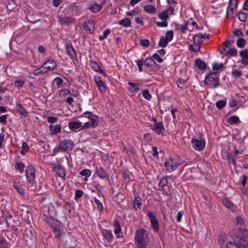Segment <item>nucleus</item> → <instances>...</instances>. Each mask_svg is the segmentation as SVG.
Masks as SVG:
<instances>
[{
  "instance_id": "4",
  "label": "nucleus",
  "mask_w": 248,
  "mask_h": 248,
  "mask_svg": "<svg viewBox=\"0 0 248 248\" xmlns=\"http://www.w3.org/2000/svg\"><path fill=\"white\" fill-rule=\"evenodd\" d=\"M74 142L70 139H64L59 143V149L62 151H71L74 147Z\"/></svg>"
},
{
  "instance_id": "62",
  "label": "nucleus",
  "mask_w": 248,
  "mask_h": 248,
  "mask_svg": "<svg viewBox=\"0 0 248 248\" xmlns=\"http://www.w3.org/2000/svg\"><path fill=\"white\" fill-rule=\"evenodd\" d=\"M140 45L144 47H148L150 45V42L148 39H142L140 40Z\"/></svg>"
},
{
  "instance_id": "61",
  "label": "nucleus",
  "mask_w": 248,
  "mask_h": 248,
  "mask_svg": "<svg viewBox=\"0 0 248 248\" xmlns=\"http://www.w3.org/2000/svg\"><path fill=\"white\" fill-rule=\"evenodd\" d=\"M138 14V10L137 9H135L132 10L130 12H128L126 13V15L127 16H135V15Z\"/></svg>"
},
{
  "instance_id": "56",
  "label": "nucleus",
  "mask_w": 248,
  "mask_h": 248,
  "mask_svg": "<svg viewBox=\"0 0 248 248\" xmlns=\"http://www.w3.org/2000/svg\"><path fill=\"white\" fill-rule=\"evenodd\" d=\"M189 24V21L185 22L184 24L182 25L180 27L181 31L182 33H184L186 30L188 29L187 26Z\"/></svg>"
},
{
  "instance_id": "38",
  "label": "nucleus",
  "mask_w": 248,
  "mask_h": 248,
  "mask_svg": "<svg viewBox=\"0 0 248 248\" xmlns=\"http://www.w3.org/2000/svg\"><path fill=\"white\" fill-rule=\"evenodd\" d=\"M248 17V14L246 13L240 12L238 14L239 20L241 22H245Z\"/></svg>"
},
{
  "instance_id": "3",
  "label": "nucleus",
  "mask_w": 248,
  "mask_h": 248,
  "mask_svg": "<svg viewBox=\"0 0 248 248\" xmlns=\"http://www.w3.org/2000/svg\"><path fill=\"white\" fill-rule=\"evenodd\" d=\"M180 165V163L177 159L172 158H169L164 163L166 170L169 172L175 170Z\"/></svg>"
},
{
  "instance_id": "23",
  "label": "nucleus",
  "mask_w": 248,
  "mask_h": 248,
  "mask_svg": "<svg viewBox=\"0 0 248 248\" xmlns=\"http://www.w3.org/2000/svg\"><path fill=\"white\" fill-rule=\"evenodd\" d=\"M69 127L70 130L75 131L81 127L82 123L80 122L71 121L69 123Z\"/></svg>"
},
{
  "instance_id": "44",
  "label": "nucleus",
  "mask_w": 248,
  "mask_h": 248,
  "mask_svg": "<svg viewBox=\"0 0 248 248\" xmlns=\"http://www.w3.org/2000/svg\"><path fill=\"white\" fill-rule=\"evenodd\" d=\"M91 170L89 169H84L79 172L80 175L81 176H85L86 177H90L91 175Z\"/></svg>"
},
{
  "instance_id": "50",
  "label": "nucleus",
  "mask_w": 248,
  "mask_h": 248,
  "mask_svg": "<svg viewBox=\"0 0 248 248\" xmlns=\"http://www.w3.org/2000/svg\"><path fill=\"white\" fill-rule=\"evenodd\" d=\"M227 157L229 161V163H232V165L234 167H235L236 163V161H235L234 158L233 157L232 155L231 154H228L227 155Z\"/></svg>"
},
{
  "instance_id": "35",
  "label": "nucleus",
  "mask_w": 248,
  "mask_h": 248,
  "mask_svg": "<svg viewBox=\"0 0 248 248\" xmlns=\"http://www.w3.org/2000/svg\"><path fill=\"white\" fill-rule=\"evenodd\" d=\"M169 42L166 39L164 36H161L158 42V46L161 47H165Z\"/></svg>"
},
{
  "instance_id": "15",
  "label": "nucleus",
  "mask_w": 248,
  "mask_h": 248,
  "mask_svg": "<svg viewBox=\"0 0 248 248\" xmlns=\"http://www.w3.org/2000/svg\"><path fill=\"white\" fill-rule=\"evenodd\" d=\"M153 130H154L157 135L163 134L164 132L165 131L163 124L161 122L155 123L154 125Z\"/></svg>"
},
{
  "instance_id": "28",
  "label": "nucleus",
  "mask_w": 248,
  "mask_h": 248,
  "mask_svg": "<svg viewBox=\"0 0 248 248\" xmlns=\"http://www.w3.org/2000/svg\"><path fill=\"white\" fill-rule=\"evenodd\" d=\"M168 183V177L167 176H163L161 179L160 180L159 184H158V189L159 190H162L163 188L167 185Z\"/></svg>"
},
{
  "instance_id": "33",
  "label": "nucleus",
  "mask_w": 248,
  "mask_h": 248,
  "mask_svg": "<svg viewBox=\"0 0 248 248\" xmlns=\"http://www.w3.org/2000/svg\"><path fill=\"white\" fill-rule=\"evenodd\" d=\"M142 204L141 199L140 197L138 196L135 198L134 202V207L136 210L140 209Z\"/></svg>"
},
{
  "instance_id": "46",
  "label": "nucleus",
  "mask_w": 248,
  "mask_h": 248,
  "mask_svg": "<svg viewBox=\"0 0 248 248\" xmlns=\"http://www.w3.org/2000/svg\"><path fill=\"white\" fill-rule=\"evenodd\" d=\"M14 187L17 190V191L21 195H24V189L21 185H14Z\"/></svg>"
},
{
  "instance_id": "54",
  "label": "nucleus",
  "mask_w": 248,
  "mask_h": 248,
  "mask_svg": "<svg viewBox=\"0 0 248 248\" xmlns=\"http://www.w3.org/2000/svg\"><path fill=\"white\" fill-rule=\"evenodd\" d=\"M223 66V63H215L213 64L212 67L214 70H218L220 69Z\"/></svg>"
},
{
  "instance_id": "11",
  "label": "nucleus",
  "mask_w": 248,
  "mask_h": 248,
  "mask_svg": "<svg viewBox=\"0 0 248 248\" xmlns=\"http://www.w3.org/2000/svg\"><path fill=\"white\" fill-rule=\"evenodd\" d=\"M143 62L144 64L148 68H150L154 70L157 69V64L154 61L153 57L147 58Z\"/></svg>"
},
{
  "instance_id": "43",
  "label": "nucleus",
  "mask_w": 248,
  "mask_h": 248,
  "mask_svg": "<svg viewBox=\"0 0 248 248\" xmlns=\"http://www.w3.org/2000/svg\"><path fill=\"white\" fill-rule=\"evenodd\" d=\"M166 39L169 41L170 42L172 40L173 38V31L172 30H170L168 31L166 34L165 36H164Z\"/></svg>"
},
{
  "instance_id": "24",
  "label": "nucleus",
  "mask_w": 248,
  "mask_h": 248,
  "mask_svg": "<svg viewBox=\"0 0 248 248\" xmlns=\"http://www.w3.org/2000/svg\"><path fill=\"white\" fill-rule=\"evenodd\" d=\"M16 110L19 114L23 115L25 117H27L28 112L21 104L17 103L16 104Z\"/></svg>"
},
{
  "instance_id": "31",
  "label": "nucleus",
  "mask_w": 248,
  "mask_h": 248,
  "mask_svg": "<svg viewBox=\"0 0 248 248\" xmlns=\"http://www.w3.org/2000/svg\"><path fill=\"white\" fill-rule=\"evenodd\" d=\"M144 10L149 14H155L156 12V8L151 5H147L144 6Z\"/></svg>"
},
{
  "instance_id": "52",
  "label": "nucleus",
  "mask_w": 248,
  "mask_h": 248,
  "mask_svg": "<svg viewBox=\"0 0 248 248\" xmlns=\"http://www.w3.org/2000/svg\"><path fill=\"white\" fill-rule=\"evenodd\" d=\"M239 121V119L237 116H233L229 119V122L231 124H234Z\"/></svg>"
},
{
  "instance_id": "59",
  "label": "nucleus",
  "mask_w": 248,
  "mask_h": 248,
  "mask_svg": "<svg viewBox=\"0 0 248 248\" xmlns=\"http://www.w3.org/2000/svg\"><path fill=\"white\" fill-rule=\"evenodd\" d=\"M155 23L159 27H166L168 26V22L166 21L155 22Z\"/></svg>"
},
{
  "instance_id": "14",
  "label": "nucleus",
  "mask_w": 248,
  "mask_h": 248,
  "mask_svg": "<svg viewBox=\"0 0 248 248\" xmlns=\"http://www.w3.org/2000/svg\"><path fill=\"white\" fill-rule=\"evenodd\" d=\"M95 173L98 177L102 179L108 177V175L107 171L102 167L96 168L95 169Z\"/></svg>"
},
{
  "instance_id": "27",
  "label": "nucleus",
  "mask_w": 248,
  "mask_h": 248,
  "mask_svg": "<svg viewBox=\"0 0 248 248\" xmlns=\"http://www.w3.org/2000/svg\"><path fill=\"white\" fill-rule=\"evenodd\" d=\"M194 45H191V50L193 52H198L200 49V45L201 43L193 38Z\"/></svg>"
},
{
  "instance_id": "34",
  "label": "nucleus",
  "mask_w": 248,
  "mask_h": 248,
  "mask_svg": "<svg viewBox=\"0 0 248 248\" xmlns=\"http://www.w3.org/2000/svg\"><path fill=\"white\" fill-rule=\"evenodd\" d=\"M128 84L129 85L128 90L131 92H135L139 90V85L137 83L129 82Z\"/></svg>"
},
{
  "instance_id": "55",
  "label": "nucleus",
  "mask_w": 248,
  "mask_h": 248,
  "mask_svg": "<svg viewBox=\"0 0 248 248\" xmlns=\"http://www.w3.org/2000/svg\"><path fill=\"white\" fill-rule=\"evenodd\" d=\"M240 56L242 58H248V50L247 49H245L240 51L239 52Z\"/></svg>"
},
{
  "instance_id": "19",
  "label": "nucleus",
  "mask_w": 248,
  "mask_h": 248,
  "mask_svg": "<svg viewBox=\"0 0 248 248\" xmlns=\"http://www.w3.org/2000/svg\"><path fill=\"white\" fill-rule=\"evenodd\" d=\"M84 29L89 33H92L94 31V23L93 21L88 20L84 23Z\"/></svg>"
},
{
  "instance_id": "30",
  "label": "nucleus",
  "mask_w": 248,
  "mask_h": 248,
  "mask_svg": "<svg viewBox=\"0 0 248 248\" xmlns=\"http://www.w3.org/2000/svg\"><path fill=\"white\" fill-rule=\"evenodd\" d=\"M47 72V70L44 69L43 66L42 65L39 68L35 69L32 72V74L34 76H39L40 75H43Z\"/></svg>"
},
{
  "instance_id": "20",
  "label": "nucleus",
  "mask_w": 248,
  "mask_h": 248,
  "mask_svg": "<svg viewBox=\"0 0 248 248\" xmlns=\"http://www.w3.org/2000/svg\"><path fill=\"white\" fill-rule=\"evenodd\" d=\"M113 226L114 228V233L117 235V237H120L119 233L121 232V228L120 226V222L119 220L115 218L113 223Z\"/></svg>"
},
{
  "instance_id": "53",
  "label": "nucleus",
  "mask_w": 248,
  "mask_h": 248,
  "mask_svg": "<svg viewBox=\"0 0 248 248\" xmlns=\"http://www.w3.org/2000/svg\"><path fill=\"white\" fill-rule=\"evenodd\" d=\"M136 63L137 66H138L139 71L140 72H142V65L143 63V60L142 59H138L136 61Z\"/></svg>"
},
{
  "instance_id": "41",
  "label": "nucleus",
  "mask_w": 248,
  "mask_h": 248,
  "mask_svg": "<svg viewBox=\"0 0 248 248\" xmlns=\"http://www.w3.org/2000/svg\"><path fill=\"white\" fill-rule=\"evenodd\" d=\"M237 55V50L235 48H231L226 52V55L236 56Z\"/></svg>"
},
{
  "instance_id": "57",
  "label": "nucleus",
  "mask_w": 248,
  "mask_h": 248,
  "mask_svg": "<svg viewBox=\"0 0 248 248\" xmlns=\"http://www.w3.org/2000/svg\"><path fill=\"white\" fill-rule=\"evenodd\" d=\"M58 118L53 116H49L47 118V122L50 124H54L58 121Z\"/></svg>"
},
{
  "instance_id": "45",
  "label": "nucleus",
  "mask_w": 248,
  "mask_h": 248,
  "mask_svg": "<svg viewBox=\"0 0 248 248\" xmlns=\"http://www.w3.org/2000/svg\"><path fill=\"white\" fill-rule=\"evenodd\" d=\"M22 149L21 151V153L23 155H25L29 150V146H28V144H27V143H26L25 142H23L22 143Z\"/></svg>"
},
{
  "instance_id": "6",
  "label": "nucleus",
  "mask_w": 248,
  "mask_h": 248,
  "mask_svg": "<svg viewBox=\"0 0 248 248\" xmlns=\"http://www.w3.org/2000/svg\"><path fill=\"white\" fill-rule=\"evenodd\" d=\"M242 242V241H246L248 245V231L244 229H239L237 236L234 240Z\"/></svg>"
},
{
  "instance_id": "13",
  "label": "nucleus",
  "mask_w": 248,
  "mask_h": 248,
  "mask_svg": "<svg viewBox=\"0 0 248 248\" xmlns=\"http://www.w3.org/2000/svg\"><path fill=\"white\" fill-rule=\"evenodd\" d=\"M44 69L48 71H52L54 70L57 66L55 62L52 60H48L46 61L43 64Z\"/></svg>"
},
{
  "instance_id": "63",
  "label": "nucleus",
  "mask_w": 248,
  "mask_h": 248,
  "mask_svg": "<svg viewBox=\"0 0 248 248\" xmlns=\"http://www.w3.org/2000/svg\"><path fill=\"white\" fill-rule=\"evenodd\" d=\"M25 83L24 81L22 80H18L15 81V85L17 87H22Z\"/></svg>"
},
{
  "instance_id": "64",
  "label": "nucleus",
  "mask_w": 248,
  "mask_h": 248,
  "mask_svg": "<svg viewBox=\"0 0 248 248\" xmlns=\"http://www.w3.org/2000/svg\"><path fill=\"white\" fill-rule=\"evenodd\" d=\"M93 186L99 192L101 191L102 189V187L100 186L99 183L97 182H93Z\"/></svg>"
},
{
  "instance_id": "48",
  "label": "nucleus",
  "mask_w": 248,
  "mask_h": 248,
  "mask_svg": "<svg viewBox=\"0 0 248 248\" xmlns=\"http://www.w3.org/2000/svg\"><path fill=\"white\" fill-rule=\"evenodd\" d=\"M226 104V102L224 100H219L216 103L217 108L218 109H221L224 108Z\"/></svg>"
},
{
  "instance_id": "29",
  "label": "nucleus",
  "mask_w": 248,
  "mask_h": 248,
  "mask_svg": "<svg viewBox=\"0 0 248 248\" xmlns=\"http://www.w3.org/2000/svg\"><path fill=\"white\" fill-rule=\"evenodd\" d=\"M91 66L92 69L94 70L95 71L99 72L100 73H103L104 71L100 67L98 63L96 62H91Z\"/></svg>"
},
{
  "instance_id": "60",
  "label": "nucleus",
  "mask_w": 248,
  "mask_h": 248,
  "mask_svg": "<svg viewBox=\"0 0 248 248\" xmlns=\"http://www.w3.org/2000/svg\"><path fill=\"white\" fill-rule=\"evenodd\" d=\"M232 75L234 77L239 78L242 75V73L240 71L234 70L232 71Z\"/></svg>"
},
{
  "instance_id": "8",
  "label": "nucleus",
  "mask_w": 248,
  "mask_h": 248,
  "mask_svg": "<svg viewBox=\"0 0 248 248\" xmlns=\"http://www.w3.org/2000/svg\"><path fill=\"white\" fill-rule=\"evenodd\" d=\"M148 216L150 219L152 226L155 232H157L159 229L158 221L156 219L155 214L152 211H148Z\"/></svg>"
},
{
  "instance_id": "49",
  "label": "nucleus",
  "mask_w": 248,
  "mask_h": 248,
  "mask_svg": "<svg viewBox=\"0 0 248 248\" xmlns=\"http://www.w3.org/2000/svg\"><path fill=\"white\" fill-rule=\"evenodd\" d=\"M142 95L143 97L148 100H150L152 98V96L148 89H145L143 91Z\"/></svg>"
},
{
  "instance_id": "40",
  "label": "nucleus",
  "mask_w": 248,
  "mask_h": 248,
  "mask_svg": "<svg viewBox=\"0 0 248 248\" xmlns=\"http://www.w3.org/2000/svg\"><path fill=\"white\" fill-rule=\"evenodd\" d=\"M25 165L22 162L16 163L15 164V169L19 170L21 172H23L24 170Z\"/></svg>"
},
{
  "instance_id": "1",
  "label": "nucleus",
  "mask_w": 248,
  "mask_h": 248,
  "mask_svg": "<svg viewBox=\"0 0 248 248\" xmlns=\"http://www.w3.org/2000/svg\"><path fill=\"white\" fill-rule=\"evenodd\" d=\"M135 240L137 248H146L148 240L147 231L144 229L137 230L135 235Z\"/></svg>"
},
{
  "instance_id": "32",
  "label": "nucleus",
  "mask_w": 248,
  "mask_h": 248,
  "mask_svg": "<svg viewBox=\"0 0 248 248\" xmlns=\"http://www.w3.org/2000/svg\"><path fill=\"white\" fill-rule=\"evenodd\" d=\"M209 35H206V34H203L201 33L196 34L193 37L194 39L197 40L201 43L203 39L205 40L206 39H209Z\"/></svg>"
},
{
  "instance_id": "2",
  "label": "nucleus",
  "mask_w": 248,
  "mask_h": 248,
  "mask_svg": "<svg viewBox=\"0 0 248 248\" xmlns=\"http://www.w3.org/2000/svg\"><path fill=\"white\" fill-rule=\"evenodd\" d=\"M204 83L211 88H215L219 85L218 74L217 72L209 74L205 78Z\"/></svg>"
},
{
  "instance_id": "37",
  "label": "nucleus",
  "mask_w": 248,
  "mask_h": 248,
  "mask_svg": "<svg viewBox=\"0 0 248 248\" xmlns=\"http://www.w3.org/2000/svg\"><path fill=\"white\" fill-rule=\"evenodd\" d=\"M119 24L124 27H130L131 25V21L128 18H125L119 21Z\"/></svg>"
},
{
  "instance_id": "18",
  "label": "nucleus",
  "mask_w": 248,
  "mask_h": 248,
  "mask_svg": "<svg viewBox=\"0 0 248 248\" xmlns=\"http://www.w3.org/2000/svg\"><path fill=\"white\" fill-rule=\"evenodd\" d=\"M54 169L60 177L62 178L65 177L66 171L64 167H62L61 165L58 164L57 166L54 167Z\"/></svg>"
},
{
  "instance_id": "10",
  "label": "nucleus",
  "mask_w": 248,
  "mask_h": 248,
  "mask_svg": "<svg viewBox=\"0 0 248 248\" xmlns=\"http://www.w3.org/2000/svg\"><path fill=\"white\" fill-rule=\"evenodd\" d=\"M66 49L67 55L72 60H77V57L76 51L71 43L66 45Z\"/></svg>"
},
{
  "instance_id": "36",
  "label": "nucleus",
  "mask_w": 248,
  "mask_h": 248,
  "mask_svg": "<svg viewBox=\"0 0 248 248\" xmlns=\"http://www.w3.org/2000/svg\"><path fill=\"white\" fill-rule=\"evenodd\" d=\"M196 66L200 69H204L206 68V64L201 59L196 60L195 61Z\"/></svg>"
},
{
  "instance_id": "5",
  "label": "nucleus",
  "mask_w": 248,
  "mask_h": 248,
  "mask_svg": "<svg viewBox=\"0 0 248 248\" xmlns=\"http://www.w3.org/2000/svg\"><path fill=\"white\" fill-rule=\"evenodd\" d=\"M26 174L28 181L30 183H33L35 179V168L31 165L27 166L26 169Z\"/></svg>"
},
{
  "instance_id": "47",
  "label": "nucleus",
  "mask_w": 248,
  "mask_h": 248,
  "mask_svg": "<svg viewBox=\"0 0 248 248\" xmlns=\"http://www.w3.org/2000/svg\"><path fill=\"white\" fill-rule=\"evenodd\" d=\"M158 17L160 19L164 21H166L167 19L169 18L167 11H165L162 12L158 15Z\"/></svg>"
},
{
  "instance_id": "51",
  "label": "nucleus",
  "mask_w": 248,
  "mask_h": 248,
  "mask_svg": "<svg viewBox=\"0 0 248 248\" xmlns=\"http://www.w3.org/2000/svg\"><path fill=\"white\" fill-rule=\"evenodd\" d=\"M94 202L97 205V208L98 211H101L103 210V206L101 202L97 199L94 198Z\"/></svg>"
},
{
  "instance_id": "16",
  "label": "nucleus",
  "mask_w": 248,
  "mask_h": 248,
  "mask_svg": "<svg viewBox=\"0 0 248 248\" xmlns=\"http://www.w3.org/2000/svg\"><path fill=\"white\" fill-rule=\"evenodd\" d=\"M59 22L62 24H65L67 25H70L75 22L76 19L73 17H61L59 16L58 18Z\"/></svg>"
},
{
  "instance_id": "39",
  "label": "nucleus",
  "mask_w": 248,
  "mask_h": 248,
  "mask_svg": "<svg viewBox=\"0 0 248 248\" xmlns=\"http://www.w3.org/2000/svg\"><path fill=\"white\" fill-rule=\"evenodd\" d=\"M246 44V40L242 38H240L237 40L236 45L239 48H243L245 47Z\"/></svg>"
},
{
  "instance_id": "58",
  "label": "nucleus",
  "mask_w": 248,
  "mask_h": 248,
  "mask_svg": "<svg viewBox=\"0 0 248 248\" xmlns=\"http://www.w3.org/2000/svg\"><path fill=\"white\" fill-rule=\"evenodd\" d=\"M153 58L154 59V61H156L158 62L161 63L163 62V59L159 56L157 53L154 54L153 56Z\"/></svg>"
},
{
  "instance_id": "9",
  "label": "nucleus",
  "mask_w": 248,
  "mask_h": 248,
  "mask_svg": "<svg viewBox=\"0 0 248 248\" xmlns=\"http://www.w3.org/2000/svg\"><path fill=\"white\" fill-rule=\"evenodd\" d=\"M191 142L193 148L197 151L202 150L205 146V142L202 140H198L196 139H193Z\"/></svg>"
},
{
  "instance_id": "12",
  "label": "nucleus",
  "mask_w": 248,
  "mask_h": 248,
  "mask_svg": "<svg viewBox=\"0 0 248 248\" xmlns=\"http://www.w3.org/2000/svg\"><path fill=\"white\" fill-rule=\"evenodd\" d=\"M88 114V116L87 117L89 119H90L92 123V127H95L98 125V118L96 115L93 114L90 111H86L83 113V115Z\"/></svg>"
},
{
  "instance_id": "17",
  "label": "nucleus",
  "mask_w": 248,
  "mask_h": 248,
  "mask_svg": "<svg viewBox=\"0 0 248 248\" xmlns=\"http://www.w3.org/2000/svg\"><path fill=\"white\" fill-rule=\"evenodd\" d=\"M94 79L99 90L101 92H105L106 90V85L104 82L103 81L101 77L99 76L95 77Z\"/></svg>"
},
{
  "instance_id": "7",
  "label": "nucleus",
  "mask_w": 248,
  "mask_h": 248,
  "mask_svg": "<svg viewBox=\"0 0 248 248\" xmlns=\"http://www.w3.org/2000/svg\"><path fill=\"white\" fill-rule=\"evenodd\" d=\"M226 248H248L246 241L240 242L238 241L234 240V242H229L227 244Z\"/></svg>"
},
{
  "instance_id": "21",
  "label": "nucleus",
  "mask_w": 248,
  "mask_h": 248,
  "mask_svg": "<svg viewBox=\"0 0 248 248\" xmlns=\"http://www.w3.org/2000/svg\"><path fill=\"white\" fill-rule=\"evenodd\" d=\"M222 202L224 205L231 211H235V206L230 200L227 198H224L222 200Z\"/></svg>"
},
{
  "instance_id": "42",
  "label": "nucleus",
  "mask_w": 248,
  "mask_h": 248,
  "mask_svg": "<svg viewBox=\"0 0 248 248\" xmlns=\"http://www.w3.org/2000/svg\"><path fill=\"white\" fill-rule=\"evenodd\" d=\"M110 30L109 29H106L103 32V35H101L99 37V40L102 41L107 37V36L110 34Z\"/></svg>"
},
{
  "instance_id": "22",
  "label": "nucleus",
  "mask_w": 248,
  "mask_h": 248,
  "mask_svg": "<svg viewBox=\"0 0 248 248\" xmlns=\"http://www.w3.org/2000/svg\"><path fill=\"white\" fill-rule=\"evenodd\" d=\"M49 129L50 131L51 135H55L58 134L61 131V126L59 124L50 125L49 126Z\"/></svg>"
},
{
  "instance_id": "26",
  "label": "nucleus",
  "mask_w": 248,
  "mask_h": 248,
  "mask_svg": "<svg viewBox=\"0 0 248 248\" xmlns=\"http://www.w3.org/2000/svg\"><path fill=\"white\" fill-rule=\"evenodd\" d=\"M103 4H98L94 3L89 7V9L93 13H97L99 12L102 8Z\"/></svg>"
},
{
  "instance_id": "25",
  "label": "nucleus",
  "mask_w": 248,
  "mask_h": 248,
  "mask_svg": "<svg viewBox=\"0 0 248 248\" xmlns=\"http://www.w3.org/2000/svg\"><path fill=\"white\" fill-rule=\"evenodd\" d=\"M103 236L107 239L108 242L112 241L113 239V235L111 231L109 230H104L102 231Z\"/></svg>"
}]
</instances>
